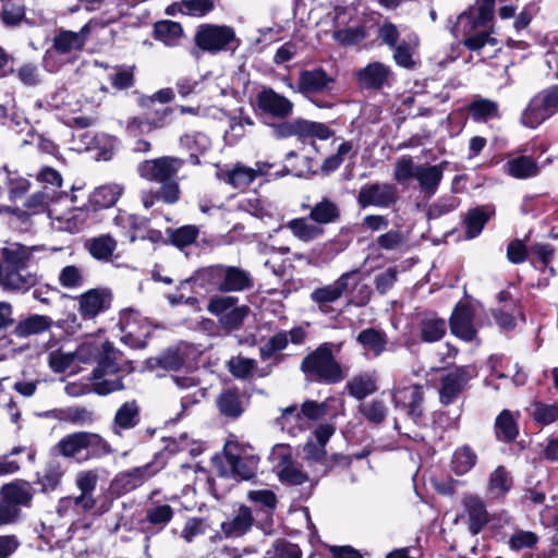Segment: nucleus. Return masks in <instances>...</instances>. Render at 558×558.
I'll return each instance as SVG.
<instances>
[{
	"instance_id": "obj_1",
	"label": "nucleus",
	"mask_w": 558,
	"mask_h": 558,
	"mask_svg": "<svg viewBox=\"0 0 558 558\" xmlns=\"http://www.w3.org/2000/svg\"><path fill=\"white\" fill-rule=\"evenodd\" d=\"M495 0H480L475 7L461 13L451 28L457 39L471 51H480L484 46L496 45V39L490 36L493 32Z\"/></svg>"
},
{
	"instance_id": "obj_2",
	"label": "nucleus",
	"mask_w": 558,
	"mask_h": 558,
	"mask_svg": "<svg viewBox=\"0 0 558 558\" xmlns=\"http://www.w3.org/2000/svg\"><path fill=\"white\" fill-rule=\"evenodd\" d=\"M196 286L210 292H243L254 286L250 271L222 264L211 265L196 270L191 277Z\"/></svg>"
},
{
	"instance_id": "obj_3",
	"label": "nucleus",
	"mask_w": 558,
	"mask_h": 558,
	"mask_svg": "<svg viewBox=\"0 0 558 558\" xmlns=\"http://www.w3.org/2000/svg\"><path fill=\"white\" fill-rule=\"evenodd\" d=\"M301 369L307 379L325 385L338 384L347 376L333 355L332 344L328 342L308 353L301 363Z\"/></svg>"
},
{
	"instance_id": "obj_4",
	"label": "nucleus",
	"mask_w": 558,
	"mask_h": 558,
	"mask_svg": "<svg viewBox=\"0 0 558 558\" xmlns=\"http://www.w3.org/2000/svg\"><path fill=\"white\" fill-rule=\"evenodd\" d=\"M117 354L110 342L102 343V355L93 373V390L97 395L105 396L123 388Z\"/></svg>"
},
{
	"instance_id": "obj_5",
	"label": "nucleus",
	"mask_w": 558,
	"mask_h": 558,
	"mask_svg": "<svg viewBox=\"0 0 558 558\" xmlns=\"http://www.w3.org/2000/svg\"><path fill=\"white\" fill-rule=\"evenodd\" d=\"M558 113V85H550L536 93L522 110L520 122L529 129H536Z\"/></svg>"
},
{
	"instance_id": "obj_6",
	"label": "nucleus",
	"mask_w": 558,
	"mask_h": 558,
	"mask_svg": "<svg viewBox=\"0 0 558 558\" xmlns=\"http://www.w3.org/2000/svg\"><path fill=\"white\" fill-rule=\"evenodd\" d=\"M194 41L197 48L214 54L227 50L234 51L240 45L232 27L213 24L199 26Z\"/></svg>"
},
{
	"instance_id": "obj_7",
	"label": "nucleus",
	"mask_w": 558,
	"mask_h": 558,
	"mask_svg": "<svg viewBox=\"0 0 558 558\" xmlns=\"http://www.w3.org/2000/svg\"><path fill=\"white\" fill-rule=\"evenodd\" d=\"M336 77L327 73L323 68L303 70L300 72L298 84H289V87L311 99L318 107H327V104H320L314 100L317 95H330L333 90Z\"/></svg>"
},
{
	"instance_id": "obj_8",
	"label": "nucleus",
	"mask_w": 558,
	"mask_h": 558,
	"mask_svg": "<svg viewBox=\"0 0 558 558\" xmlns=\"http://www.w3.org/2000/svg\"><path fill=\"white\" fill-rule=\"evenodd\" d=\"M225 458L231 474L242 480H251L256 474L259 458L250 446L229 440L225 445Z\"/></svg>"
},
{
	"instance_id": "obj_9",
	"label": "nucleus",
	"mask_w": 558,
	"mask_h": 558,
	"mask_svg": "<svg viewBox=\"0 0 558 558\" xmlns=\"http://www.w3.org/2000/svg\"><path fill=\"white\" fill-rule=\"evenodd\" d=\"M122 341L132 348H144L151 333V326L138 312L126 308L120 313Z\"/></svg>"
},
{
	"instance_id": "obj_10",
	"label": "nucleus",
	"mask_w": 558,
	"mask_h": 558,
	"mask_svg": "<svg viewBox=\"0 0 558 558\" xmlns=\"http://www.w3.org/2000/svg\"><path fill=\"white\" fill-rule=\"evenodd\" d=\"M182 165L183 161L181 159L166 156L141 162L137 166V171L141 178L150 182L161 183L174 179Z\"/></svg>"
},
{
	"instance_id": "obj_11",
	"label": "nucleus",
	"mask_w": 558,
	"mask_h": 558,
	"mask_svg": "<svg viewBox=\"0 0 558 558\" xmlns=\"http://www.w3.org/2000/svg\"><path fill=\"white\" fill-rule=\"evenodd\" d=\"M271 165L258 161L254 167H246L236 163L232 169L220 170L217 177L220 181L231 185L233 189L244 190L258 177L266 175Z\"/></svg>"
},
{
	"instance_id": "obj_12",
	"label": "nucleus",
	"mask_w": 558,
	"mask_h": 558,
	"mask_svg": "<svg viewBox=\"0 0 558 558\" xmlns=\"http://www.w3.org/2000/svg\"><path fill=\"white\" fill-rule=\"evenodd\" d=\"M92 31V22L83 25L77 32L60 28L52 39V49L59 54H76L85 48Z\"/></svg>"
},
{
	"instance_id": "obj_13",
	"label": "nucleus",
	"mask_w": 558,
	"mask_h": 558,
	"mask_svg": "<svg viewBox=\"0 0 558 558\" xmlns=\"http://www.w3.org/2000/svg\"><path fill=\"white\" fill-rule=\"evenodd\" d=\"M451 333L459 339L471 342L475 340L477 328L475 324V308L466 302L456 305L449 319Z\"/></svg>"
},
{
	"instance_id": "obj_14",
	"label": "nucleus",
	"mask_w": 558,
	"mask_h": 558,
	"mask_svg": "<svg viewBox=\"0 0 558 558\" xmlns=\"http://www.w3.org/2000/svg\"><path fill=\"white\" fill-rule=\"evenodd\" d=\"M397 201V189L389 183H367L364 184L357 195V204L362 208L368 206L387 208Z\"/></svg>"
},
{
	"instance_id": "obj_15",
	"label": "nucleus",
	"mask_w": 558,
	"mask_h": 558,
	"mask_svg": "<svg viewBox=\"0 0 558 558\" xmlns=\"http://www.w3.org/2000/svg\"><path fill=\"white\" fill-rule=\"evenodd\" d=\"M39 281L37 272L27 267H3L0 263V287L10 292L25 293Z\"/></svg>"
},
{
	"instance_id": "obj_16",
	"label": "nucleus",
	"mask_w": 558,
	"mask_h": 558,
	"mask_svg": "<svg viewBox=\"0 0 558 558\" xmlns=\"http://www.w3.org/2000/svg\"><path fill=\"white\" fill-rule=\"evenodd\" d=\"M77 311L83 319H93L106 312L112 302V293L108 289H90L76 298Z\"/></svg>"
},
{
	"instance_id": "obj_17",
	"label": "nucleus",
	"mask_w": 558,
	"mask_h": 558,
	"mask_svg": "<svg viewBox=\"0 0 558 558\" xmlns=\"http://www.w3.org/2000/svg\"><path fill=\"white\" fill-rule=\"evenodd\" d=\"M158 470L151 463L133 468L118 474L111 482L110 488L118 496L128 494L142 486L146 481L156 475Z\"/></svg>"
},
{
	"instance_id": "obj_18",
	"label": "nucleus",
	"mask_w": 558,
	"mask_h": 558,
	"mask_svg": "<svg viewBox=\"0 0 558 558\" xmlns=\"http://www.w3.org/2000/svg\"><path fill=\"white\" fill-rule=\"evenodd\" d=\"M357 269L344 272L332 283L315 289L311 293L312 301H314L320 308L326 304L337 301L350 288V286H355L357 283Z\"/></svg>"
},
{
	"instance_id": "obj_19",
	"label": "nucleus",
	"mask_w": 558,
	"mask_h": 558,
	"mask_svg": "<svg viewBox=\"0 0 558 558\" xmlns=\"http://www.w3.org/2000/svg\"><path fill=\"white\" fill-rule=\"evenodd\" d=\"M473 377V369L469 366L457 367L441 378L439 389L440 402L445 405L452 403Z\"/></svg>"
},
{
	"instance_id": "obj_20",
	"label": "nucleus",
	"mask_w": 558,
	"mask_h": 558,
	"mask_svg": "<svg viewBox=\"0 0 558 558\" xmlns=\"http://www.w3.org/2000/svg\"><path fill=\"white\" fill-rule=\"evenodd\" d=\"M271 459L277 463L281 482L301 485L308 480L307 475L292 463L291 450L288 446L276 445L271 452Z\"/></svg>"
},
{
	"instance_id": "obj_21",
	"label": "nucleus",
	"mask_w": 558,
	"mask_h": 558,
	"mask_svg": "<svg viewBox=\"0 0 558 558\" xmlns=\"http://www.w3.org/2000/svg\"><path fill=\"white\" fill-rule=\"evenodd\" d=\"M393 402L396 407H402L408 415L414 421L423 415V387L418 385H398L393 390Z\"/></svg>"
},
{
	"instance_id": "obj_22",
	"label": "nucleus",
	"mask_w": 558,
	"mask_h": 558,
	"mask_svg": "<svg viewBox=\"0 0 558 558\" xmlns=\"http://www.w3.org/2000/svg\"><path fill=\"white\" fill-rule=\"evenodd\" d=\"M462 506L464 512L458 517L456 521L463 519L464 515H466L469 531L473 535H477L489 522V514L486 510L484 500L477 495L470 494L463 496Z\"/></svg>"
},
{
	"instance_id": "obj_23",
	"label": "nucleus",
	"mask_w": 558,
	"mask_h": 558,
	"mask_svg": "<svg viewBox=\"0 0 558 558\" xmlns=\"http://www.w3.org/2000/svg\"><path fill=\"white\" fill-rule=\"evenodd\" d=\"M355 76L360 86L367 89H380L390 85L393 74L389 65L375 61L360 69Z\"/></svg>"
},
{
	"instance_id": "obj_24",
	"label": "nucleus",
	"mask_w": 558,
	"mask_h": 558,
	"mask_svg": "<svg viewBox=\"0 0 558 558\" xmlns=\"http://www.w3.org/2000/svg\"><path fill=\"white\" fill-rule=\"evenodd\" d=\"M37 179L44 184V190L28 199L29 205H46L49 201L60 197L61 192L57 190L62 185V177L56 169L50 167L41 169Z\"/></svg>"
},
{
	"instance_id": "obj_25",
	"label": "nucleus",
	"mask_w": 558,
	"mask_h": 558,
	"mask_svg": "<svg viewBox=\"0 0 558 558\" xmlns=\"http://www.w3.org/2000/svg\"><path fill=\"white\" fill-rule=\"evenodd\" d=\"M258 108L279 119L288 118L293 111V102L271 88L263 89L257 96Z\"/></svg>"
},
{
	"instance_id": "obj_26",
	"label": "nucleus",
	"mask_w": 558,
	"mask_h": 558,
	"mask_svg": "<svg viewBox=\"0 0 558 558\" xmlns=\"http://www.w3.org/2000/svg\"><path fill=\"white\" fill-rule=\"evenodd\" d=\"M378 377L375 371L353 375L345 384L348 393L356 400H363L378 390Z\"/></svg>"
},
{
	"instance_id": "obj_27",
	"label": "nucleus",
	"mask_w": 558,
	"mask_h": 558,
	"mask_svg": "<svg viewBox=\"0 0 558 558\" xmlns=\"http://www.w3.org/2000/svg\"><path fill=\"white\" fill-rule=\"evenodd\" d=\"M88 432H76L61 438L57 445L59 452L65 458L87 460Z\"/></svg>"
},
{
	"instance_id": "obj_28",
	"label": "nucleus",
	"mask_w": 558,
	"mask_h": 558,
	"mask_svg": "<svg viewBox=\"0 0 558 558\" xmlns=\"http://www.w3.org/2000/svg\"><path fill=\"white\" fill-rule=\"evenodd\" d=\"M308 218L319 227L337 223L341 218V209L337 202L323 197L310 207Z\"/></svg>"
},
{
	"instance_id": "obj_29",
	"label": "nucleus",
	"mask_w": 558,
	"mask_h": 558,
	"mask_svg": "<svg viewBox=\"0 0 558 558\" xmlns=\"http://www.w3.org/2000/svg\"><path fill=\"white\" fill-rule=\"evenodd\" d=\"M53 325L51 317L40 314H32L14 325L13 335L16 338H28L48 331Z\"/></svg>"
},
{
	"instance_id": "obj_30",
	"label": "nucleus",
	"mask_w": 558,
	"mask_h": 558,
	"mask_svg": "<svg viewBox=\"0 0 558 558\" xmlns=\"http://www.w3.org/2000/svg\"><path fill=\"white\" fill-rule=\"evenodd\" d=\"M418 337L423 342L433 343L441 340L447 332V323L434 313L425 314L417 325Z\"/></svg>"
},
{
	"instance_id": "obj_31",
	"label": "nucleus",
	"mask_w": 558,
	"mask_h": 558,
	"mask_svg": "<svg viewBox=\"0 0 558 558\" xmlns=\"http://www.w3.org/2000/svg\"><path fill=\"white\" fill-rule=\"evenodd\" d=\"M1 497L20 511L21 507H29L33 499V487L27 482H12L1 488Z\"/></svg>"
},
{
	"instance_id": "obj_32",
	"label": "nucleus",
	"mask_w": 558,
	"mask_h": 558,
	"mask_svg": "<svg viewBox=\"0 0 558 558\" xmlns=\"http://www.w3.org/2000/svg\"><path fill=\"white\" fill-rule=\"evenodd\" d=\"M252 511L246 506H241L235 514L221 523V531L226 537H240L253 525Z\"/></svg>"
},
{
	"instance_id": "obj_33",
	"label": "nucleus",
	"mask_w": 558,
	"mask_h": 558,
	"mask_svg": "<svg viewBox=\"0 0 558 558\" xmlns=\"http://www.w3.org/2000/svg\"><path fill=\"white\" fill-rule=\"evenodd\" d=\"M447 162L428 166L421 165L416 173L415 180L418 182L420 189L428 196L434 195L444 177V170Z\"/></svg>"
},
{
	"instance_id": "obj_34",
	"label": "nucleus",
	"mask_w": 558,
	"mask_h": 558,
	"mask_svg": "<svg viewBox=\"0 0 558 558\" xmlns=\"http://www.w3.org/2000/svg\"><path fill=\"white\" fill-rule=\"evenodd\" d=\"M37 246L12 243L1 250L3 267H27Z\"/></svg>"
},
{
	"instance_id": "obj_35",
	"label": "nucleus",
	"mask_w": 558,
	"mask_h": 558,
	"mask_svg": "<svg viewBox=\"0 0 558 558\" xmlns=\"http://www.w3.org/2000/svg\"><path fill=\"white\" fill-rule=\"evenodd\" d=\"M275 425L292 436H295L307 427L302 411L296 404L282 409L280 416L275 420Z\"/></svg>"
},
{
	"instance_id": "obj_36",
	"label": "nucleus",
	"mask_w": 558,
	"mask_h": 558,
	"mask_svg": "<svg viewBox=\"0 0 558 558\" xmlns=\"http://www.w3.org/2000/svg\"><path fill=\"white\" fill-rule=\"evenodd\" d=\"M140 422V409L135 401L123 403L116 412L112 432L121 435L122 430L135 427Z\"/></svg>"
},
{
	"instance_id": "obj_37",
	"label": "nucleus",
	"mask_w": 558,
	"mask_h": 558,
	"mask_svg": "<svg viewBox=\"0 0 558 558\" xmlns=\"http://www.w3.org/2000/svg\"><path fill=\"white\" fill-rule=\"evenodd\" d=\"M420 39L416 34H410L404 40L392 47L395 62L404 69H413L415 61L413 54L418 47Z\"/></svg>"
},
{
	"instance_id": "obj_38",
	"label": "nucleus",
	"mask_w": 558,
	"mask_h": 558,
	"mask_svg": "<svg viewBox=\"0 0 558 558\" xmlns=\"http://www.w3.org/2000/svg\"><path fill=\"white\" fill-rule=\"evenodd\" d=\"M117 240L110 234H101L89 239L85 247L95 259L109 262L117 250Z\"/></svg>"
},
{
	"instance_id": "obj_39",
	"label": "nucleus",
	"mask_w": 558,
	"mask_h": 558,
	"mask_svg": "<svg viewBox=\"0 0 558 558\" xmlns=\"http://www.w3.org/2000/svg\"><path fill=\"white\" fill-rule=\"evenodd\" d=\"M287 228L303 242L313 241L324 234V228L312 221L308 217L295 218L288 222Z\"/></svg>"
},
{
	"instance_id": "obj_40",
	"label": "nucleus",
	"mask_w": 558,
	"mask_h": 558,
	"mask_svg": "<svg viewBox=\"0 0 558 558\" xmlns=\"http://www.w3.org/2000/svg\"><path fill=\"white\" fill-rule=\"evenodd\" d=\"M519 413L514 415L509 410L501 411L495 420V434L501 441H512L519 434L517 420Z\"/></svg>"
},
{
	"instance_id": "obj_41",
	"label": "nucleus",
	"mask_w": 558,
	"mask_h": 558,
	"mask_svg": "<svg viewBox=\"0 0 558 558\" xmlns=\"http://www.w3.org/2000/svg\"><path fill=\"white\" fill-rule=\"evenodd\" d=\"M173 515L174 510L168 504L151 501L145 509V521L158 530H163Z\"/></svg>"
},
{
	"instance_id": "obj_42",
	"label": "nucleus",
	"mask_w": 558,
	"mask_h": 558,
	"mask_svg": "<svg viewBox=\"0 0 558 558\" xmlns=\"http://www.w3.org/2000/svg\"><path fill=\"white\" fill-rule=\"evenodd\" d=\"M512 487V477L505 466H497L488 477L487 492L494 498L504 497Z\"/></svg>"
},
{
	"instance_id": "obj_43",
	"label": "nucleus",
	"mask_w": 558,
	"mask_h": 558,
	"mask_svg": "<svg viewBox=\"0 0 558 558\" xmlns=\"http://www.w3.org/2000/svg\"><path fill=\"white\" fill-rule=\"evenodd\" d=\"M154 36L166 46H177L183 36V28L178 22L159 21L154 26Z\"/></svg>"
},
{
	"instance_id": "obj_44",
	"label": "nucleus",
	"mask_w": 558,
	"mask_h": 558,
	"mask_svg": "<svg viewBox=\"0 0 558 558\" xmlns=\"http://www.w3.org/2000/svg\"><path fill=\"white\" fill-rule=\"evenodd\" d=\"M505 169L508 174L515 179H526L538 173L536 161L527 156H519L508 160L505 163Z\"/></svg>"
},
{
	"instance_id": "obj_45",
	"label": "nucleus",
	"mask_w": 558,
	"mask_h": 558,
	"mask_svg": "<svg viewBox=\"0 0 558 558\" xmlns=\"http://www.w3.org/2000/svg\"><path fill=\"white\" fill-rule=\"evenodd\" d=\"M87 221V213L83 209L74 208L68 210L61 216L54 218V227L61 231L70 233L83 230Z\"/></svg>"
},
{
	"instance_id": "obj_46",
	"label": "nucleus",
	"mask_w": 558,
	"mask_h": 558,
	"mask_svg": "<svg viewBox=\"0 0 558 558\" xmlns=\"http://www.w3.org/2000/svg\"><path fill=\"white\" fill-rule=\"evenodd\" d=\"M295 136L300 140L318 138L327 140L331 132L327 125L320 122L308 121L305 119H294Z\"/></svg>"
},
{
	"instance_id": "obj_47",
	"label": "nucleus",
	"mask_w": 558,
	"mask_h": 558,
	"mask_svg": "<svg viewBox=\"0 0 558 558\" xmlns=\"http://www.w3.org/2000/svg\"><path fill=\"white\" fill-rule=\"evenodd\" d=\"M492 214L493 211L488 207H477L469 210L464 220L466 239L476 238L482 232Z\"/></svg>"
},
{
	"instance_id": "obj_48",
	"label": "nucleus",
	"mask_w": 558,
	"mask_h": 558,
	"mask_svg": "<svg viewBox=\"0 0 558 558\" xmlns=\"http://www.w3.org/2000/svg\"><path fill=\"white\" fill-rule=\"evenodd\" d=\"M469 112L473 120L477 122L500 118L498 104L486 98L472 101L469 106Z\"/></svg>"
},
{
	"instance_id": "obj_49",
	"label": "nucleus",
	"mask_w": 558,
	"mask_h": 558,
	"mask_svg": "<svg viewBox=\"0 0 558 558\" xmlns=\"http://www.w3.org/2000/svg\"><path fill=\"white\" fill-rule=\"evenodd\" d=\"M477 456L469 446H462L453 452L451 470L457 475H464L476 464Z\"/></svg>"
},
{
	"instance_id": "obj_50",
	"label": "nucleus",
	"mask_w": 558,
	"mask_h": 558,
	"mask_svg": "<svg viewBox=\"0 0 558 558\" xmlns=\"http://www.w3.org/2000/svg\"><path fill=\"white\" fill-rule=\"evenodd\" d=\"M357 411L367 422L380 424L387 416L388 408L384 400L372 399L367 402L360 403Z\"/></svg>"
},
{
	"instance_id": "obj_51",
	"label": "nucleus",
	"mask_w": 558,
	"mask_h": 558,
	"mask_svg": "<svg viewBox=\"0 0 558 558\" xmlns=\"http://www.w3.org/2000/svg\"><path fill=\"white\" fill-rule=\"evenodd\" d=\"M123 193V186L120 184H107L97 187L93 193V203L99 207L113 206Z\"/></svg>"
},
{
	"instance_id": "obj_52",
	"label": "nucleus",
	"mask_w": 558,
	"mask_h": 558,
	"mask_svg": "<svg viewBox=\"0 0 558 558\" xmlns=\"http://www.w3.org/2000/svg\"><path fill=\"white\" fill-rule=\"evenodd\" d=\"M418 163H415L409 156H402L395 163L393 179L401 184H407L411 180H415L420 170Z\"/></svg>"
},
{
	"instance_id": "obj_53",
	"label": "nucleus",
	"mask_w": 558,
	"mask_h": 558,
	"mask_svg": "<svg viewBox=\"0 0 558 558\" xmlns=\"http://www.w3.org/2000/svg\"><path fill=\"white\" fill-rule=\"evenodd\" d=\"M356 340L361 343L366 350L374 353V355L378 356L381 354L386 347V339L384 335L373 328H368L362 330Z\"/></svg>"
},
{
	"instance_id": "obj_54",
	"label": "nucleus",
	"mask_w": 558,
	"mask_h": 558,
	"mask_svg": "<svg viewBox=\"0 0 558 558\" xmlns=\"http://www.w3.org/2000/svg\"><path fill=\"white\" fill-rule=\"evenodd\" d=\"M239 208L257 218L270 217L272 215L271 204L256 195L243 198L239 203Z\"/></svg>"
},
{
	"instance_id": "obj_55",
	"label": "nucleus",
	"mask_w": 558,
	"mask_h": 558,
	"mask_svg": "<svg viewBox=\"0 0 558 558\" xmlns=\"http://www.w3.org/2000/svg\"><path fill=\"white\" fill-rule=\"evenodd\" d=\"M217 404L220 412L226 416L236 417L243 412L238 393L231 390L222 392L217 400Z\"/></svg>"
},
{
	"instance_id": "obj_56",
	"label": "nucleus",
	"mask_w": 558,
	"mask_h": 558,
	"mask_svg": "<svg viewBox=\"0 0 558 558\" xmlns=\"http://www.w3.org/2000/svg\"><path fill=\"white\" fill-rule=\"evenodd\" d=\"M302 551L298 545L286 539H277L265 553L264 558H301Z\"/></svg>"
},
{
	"instance_id": "obj_57",
	"label": "nucleus",
	"mask_w": 558,
	"mask_h": 558,
	"mask_svg": "<svg viewBox=\"0 0 558 558\" xmlns=\"http://www.w3.org/2000/svg\"><path fill=\"white\" fill-rule=\"evenodd\" d=\"M181 145L191 151V156L206 153L210 147V140L204 133L185 134L180 138Z\"/></svg>"
},
{
	"instance_id": "obj_58",
	"label": "nucleus",
	"mask_w": 558,
	"mask_h": 558,
	"mask_svg": "<svg viewBox=\"0 0 558 558\" xmlns=\"http://www.w3.org/2000/svg\"><path fill=\"white\" fill-rule=\"evenodd\" d=\"M58 281L65 289H78L84 284L83 271L74 265L65 266L61 269Z\"/></svg>"
},
{
	"instance_id": "obj_59",
	"label": "nucleus",
	"mask_w": 558,
	"mask_h": 558,
	"mask_svg": "<svg viewBox=\"0 0 558 558\" xmlns=\"http://www.w3.org/2000/svg\"><path fill=\"white\" fill-rule=\"evenodd\" d=\"M208 530H209V524L206 519L190 518L186 520V522L182 529L181 537L186 543H192L198 536L206 534Z\"/></svg>"
},
{
	"instance_id": "obj_60",
	"label": "nucleus",
	"mask_w": 558,
	"mask_h": 558,
	"mask_svg": "<svg viewBox=\"0 0 558 558\" xmlns=\"http://www.w3.org/2000/svg\"><path fill=\"white\" fill-rule=\"evenodd\" d=\"M62 418L76 426H88L94 422V413L87 408L71 407L63 411Z\"/></svg>"
},
{
	"instance_id": "obj_61",
	"label": "nucleus",
	"mask_w": 558,
	"mask_h": 558,
	"mask_svg": "<svg viewBox=\"0 0 558 558\" xmlns=\"http://www.w3.org/2000/svg\"><path fill=\"white\" fill-rule=\"evenodd\" d=\"M250 308L245 305L232 307L219 318L220 324L227 329H238L247 317Z\"/></svg>"
},
{
	"instance_id": "obj_62",
	"label": "nucleus",
	"mask_w": 558,
	"mask_h": 558,
	"mask_svg": "<svg viewBox=\"0 0 558 558\" xmlns=\"http://www.w3.org/2000/svg\"><path fill=\"white\" fill-rule=\"evenodd\" d=\"M532 415L536 422L547 425L558 418V407L535 402L532 407Z\"/></svg>"
},
{
	"instance_id": "obj_63",
	"label": "nucleus",
	"mask_w": 558,
	"mask_h": 558,
	"mask_svg": "<svg viewBox=\"0 0 558 558\" xmlns=\"http://www.w3.org/2000/svg\"><path fill=\"white\" fill-rule=\"evenodd\" d=\"M109 80L116 89H126L134 84V66H120L110 74Z\"/></svg>"
},
{
	"instance_id": "obj_64",
	"label": "nucleus",
	"mask_w": 558,
	"mask_h": 558,
	"mask_svg": "<svg viewBox=\"0 0 558 558\" xmlns=\"http://www.w3.org/2000/svg\"><path fill=\"white\" fill-rule=\"evenodd\" d=\"M302 411V415L307 423V421H318L327 415L328 413V403L327 402H317L313 400H307L302 403L300 407Z\"/></svg>"
}]
</instances>
